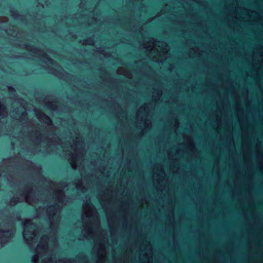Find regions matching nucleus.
I'll use <instances>...</instances> for the list:
<instances>
[{
  "instance_id": "f257e3e1",
  "label": "nucleus",
  "mask_w": 263,
  "mask_h": 263,
  "mask_svg": "<svg viewBox=\"0 0 263 263\" xmlns=\"http://www.w3.org/2000/svg\"><path fill=\"white\" fill-rule=\"evenodd\" d=\"M19 105L16 106L15 101L12 107L13 110L10 116L18 120L22 126L18 134H12L11 144L13 149L18 146L31 154L41 153L50 154L53 152V146H60L64 156L70 161L73 169H80L84 166L85 150L84 141L79 133H76L75 138L71 136L63 141L51 131H47L34 119H29L27 111L23 105V100L18 99Z\"/></svg>"
},
{
  "instance_id": "f03ea898",
  "label": "nucleus",
  "mask_w": 263,
  "mask_h": 263,
  "mask_svg": "<svg viewBox=\"0 0 263 263\" xmlns=\"http://www.w3.org/2000/svg\"><path fill=\"white\" fill-rule=\"evenodd\" d=\"M82 221L76 224L80 227V240L92 239L95 242L92 253L96 257V263H104L107 255V248L109 245L107 231L101 228L99 214L90 201L83 204Z\"/></svg>"
},
{
  "instance_id": "7ed1b4c3",
  "label": "nucleus",
  "mask_w": 263,
  "mask_h": 263,
  "mask_svg": "<svg viewBox=\"0 0 263 263\" xmlns=\"http://www.w3.org/2000/svg\"><path fill=\"white\" fill-rule=\"evenodd\" d=\"M48 243V236H42L35 248V254L32 258L33 263H39L40 258H42V263H89L87 256L83 253H79L75 258H63L58 261L54 250L58 245L57 237L53 238V248L51 249Z\"/></svg>"
},
{
  "instance_id": "20e7f679",
  "label": "nucleus",
  "mask_w": 263,
  "mask_h": 263,
  "mask_svg": "<svg viewBox=\"0 0 263 263\" xmlns=\"http://www.w3.org/2000/svg\"><path fill=\"white\" fill-rule=\"evenodd\" d=\"M139 43L140 47L146 50L149 58L163 57L165 59L167 58L170 47L166 42L148 38L139 41Z\"/></svg>"
},
{
  "instance_id": "39448f33",
  "label": "nucleus",
  "mask_w": 263,
  "mask_h": 263,
  "mask_svg": "<svg viewBox=\"0 0 263 263\" xmlns=\"http://www.w3.org/2000/svg\"><path fill=\"white\" fill-rule=\"evenodd\" d=\"M30 51L33 55L38 57L41 61L44 62L49 69V72L55 76L66 79L65 77H68L69 74L65 72L63 68L55 61L49 57L48 54L43 50L36 48L33 46H30Z\"/></svg>"
},
{
  "instance_id": "423d86ee",
  "label": "nucleus",
  "mask_w": 263,
  "mask_h": 263,
  "mask_svg": "<svg viewBox=\"0 0 263 263\" xmlns=\"http://www.w3.org/2000/svg\"><path fill=\"white\" fill-rule=\"evenodd\" d=\"M23 224L24 239L29 248L33 249L39 236L42 233L43 227L32 222L29 219H26Z\"/></svg>"
},
{
  "instance_id": "0eeeda50",
  "label": "nucleus",
  "mask_w": 263,
  "mask_h": 263,
  "mask_svg": "<svg viewBox=\"0 0 263 263\" xmlns=\"http://www.w3.org/2000/svg\"><path fill=\"white\" fill-rule=\"evenodd\" d=\"M151 107L150 104L144 103L136 114L135 126L141 129L142 134L147 132L152 127L151 119L149 117Z\"/></svg>"
},
{
  "instance_id": "6e6552de",
  "label": "nucleus",
  "mask_w": 263,
  "mask_h": 263,
  "mask_svg": "<svg viewBox=\"0 0 263 263\" xmlns=\"http://www.w3.org/2000/svg\"><path fill=\"white\" fill-rule=\"evenodd\" d=\"M20 220V215L17 214L16 218L12 217H8L0 223L1 227L6 228V229L0 230V242L2 246L12 239L15 233L14 230L15 221Z\"/></svg>"
},
{
  "instance_id": "1a4fd4ad",
  "label": "nucleus",
  "mask_w": 263,
  "mask_h": 263,
  "mask_svg": "<svg viewBox=\"0 0 263 263\" xmlns=\"http://www.w3.org/2000/svg\"><path fill=\"white\" fill-rule=\"evenodd\" d=\"M92 176L83 177L81 173V178L73 182L72 186L77 191L85 193L91 187H93L95 183L92 181Z\"/></svg>"
},
{
  "instance_id": "9d476101",
  "label": "nucleus",
  "mask_w": 263,
  "mask_h": 263,
  "mask_svg": "<svg viewBox=\"0 0 263 263\" xmlns=\"http://www.w3.org/2000/svg\"><path fill=\"white\" fill-rule=\"evenodd\" d=\"M106 216L108 226L110 230L111 239L112 242V245L111 247L113 248V246L116 245L117 243L118 228L116 221L111 218L112 216H115V214L113 212H111L110 213L109 211L106 210Z\"/></svg>"
},
{
  "instance_id": "9b49d317",
  "label": "nucleus",
  "mask_w": 263,
  "mask_h": 263,
  "mask_svg": "<svg viewBox=\"0 0 263 263\" xmlns=\"http://www.w3.org/2000/svg\"><path fill=\"white\" fill-rule=\"evenodd\" d=\"M153 177L156 186H161V183L166 178V174L162 164H160L158 168L153 172Z\"/></svg>"
},
{
  "instance_id": "f8f14e48",
  "label": "nucleus",
  "mask_w": 263,
  "mask_h": 263,
  "mask_svg": "<svg viewBox=\"0 0 263 263\" xmlns=\"http://www.w3.org/2000/svg\"><path fill=\"white\" fill-rule=\"evenodd\" d=\"M152 256V250L148 245L144 249H141L139 253V260L141 263H150Z\"/></svg>"
},
{
  "instance_id": "ddd939ff",
  "label": "nucleus",
  "mask_w": 263,
  "mask_h": 263,
  "mask_svg": "<svg viewBox=\"0 0 263 263\" xmlns=\"http://www.w3.org/2000/svg\"><path fill=\"white\" fill-rule=\"evenodd\" d=\"M180 153H183L184 151L180 148L178 147L176 150L175 155L173 154L171 151L167 152L168 158L170 160V167L172 168H178V160L176 158V155H179Z\"/></svg>"
},
{
  "instance_id": "4468645a",
  "label": "nucleus",
  "mask_w": 263,
  "mask_h": 263,
  "mask_svg": "<svg viewBox=\"0 0 263 263\" xmlns=\"http://www.w3.org/2000/svg\"><path fill=\"white\" fill-rule=\"evenodd\" d=\"M35 114L37 119L42 123L46 125L51 128L52 126V122L51 119L45 114L39 111L35 110Z\"/></svg>"
},
{
  "instance_id": "2eb2a0df",
  "label": "nucleus",
  "mask_w": 263,
  "mask_h": 263,
  "mask_svg": "<svg viewBox=\"0 0 263 263\" xmlns=\"http://www.w3.org/2000/svg\"><path fill=\"white\" fill-rule=\"evenodd\" d=\"M162 95V87L158 86L153 88V92L152 94V100L153 101L157 102L160 100Z\"/></svg>"
},
{
  "instance_id": "dca6fc26",
  "label": "nucleus",
  "mask_w": 263,
  "mask_h": 263,
  "mask_svg": "<svg viewBox=\"0 0 263 263\" xmlns=\"http://www.w3.org/2000/svg\"><path fill=\"white\" fill-rule=\"evenodd\" d=\"M109 189L105 190H101L98 194L97 198L102 204H105L107 201L109 197Z\"/></svg>"
},
{
  "instance_id": "f3484780",
  "label": "nucleus",
  "mask_w": 263,
  "mask_h": 263,
  "mask_svg": "<svg viewBox=\"0 0 263 263\" xmlns=\"http://www.w3.org/2000/svg\"><path fill=\"white\" fill-rule=\"evenodd\" d=\"M129 209V204L127 201H122L119 208V212L122 214L127 215Z\"/></svg>"
},
{
  "instance_id": "a211bd4d",
  "label": "nucleus",
  "mask_w": 263,
  "mask_h": 263,
  "mask_svg": "<svg viewBox=\"0 0 263 263\" xmlns=\"http://www.w3.org/2000/svg\"><path fill=\"white\" fill-rule=\"evenodd\" d=\"M140 72L143 73L144 75H145L147 77H149L152 73L153 70L152 68L149 66H146L145 67V69L143 68L139 70Z\"/></svg>"
},
{
  "instance_id": "6ab92c4d",
  "label": "nucleus",
  "mask_w": 263,
  "mask_h": 263,
  "mask_svg": "<svg viewBox=\"0 0 263 263\" xmlns=\"http://www.w3.org/2000/svg\"><path fill=\"white\" fill-rule=\"evenodd\" d=\"M122 226L124 230H126L128 227L127 215L124 214L122 215Z\"/></svg>"
},
{
  "instance_id": "aec40b11",
  "label": "nucleus",
  "mask_w": 263,
  "mask_h": 263,
  "mask_svg": "<svg viewBox=\"0 0 263 263\" xmlns=\"http://www.w3.org/2000/svg\"><path fill=\"white\" fill-rule=\"evenodd\" d=\"M101 173L105 177H108L110 175V173L107 170L106 167H101L99 168Z\"/></svg>"
},
{
  "instance_id": "412c9836",
  "label": "nucleus",
  "mask_w": 263,
  "mask_h": 263,
  "mask_svg": "<svg viewBox=\"0 0 263 263\" xmlns=\"http://www.w3.org/2000/svg\"><path fill=\"white\" fill-rule=\"evenodd\" d=\"M82 44L83 45H93L95 44V41L92 37H89L83 40Z\"/></svg>"
},
{
  "instance_id": "4be33fe9",
  "label": "nucleus",
  "mask_w": 263,
  "mask_h": 263,
  "mask_svg": "<svg viewBox=\"0 0 263 263\" xmlns=\"http://www.w3.org/2000/svg\"><path fill=\"white\" fill-rule=\"evenodd\" d=\"M46 106L48 108H49L51 110H58L57 105L53 103L48 102V103H46Z\"/></svg>"
},
{
  "instance_id": "5701e85b",
  "label": "nucleus",
  "mask_w": 263,
  "mask_h": 263,
  "mask_svg": "<svg viewBox=\"0 0 263 263\" xmlns=\"http://www.w3.org/2000/svg\"><path fill=\"white\" fill-rule=\"evenodd\" d=\"M189 149L193 153H195L197 151L195 144L193 141H191L189 144Z\"/></svg>"
},
{
  "instance_id": "b1692460",
  "label": "nucleus",
  "mask_w": 263,
  "mask_h": 263,
  "mask_svg": "<svg viewBox=\"0 0 263 263\" xmlns=\"http://www.w3.org/2000/svg\"><path fill=\"white\" fill-rule=\"evenodd\" d=\"M108 106L110 109H114L117 108L118 109H120V106L117 103H115V102L112 103H109L108 104Z\"/></svg>"
},
{
  "instance_id": "393cba45",
  "label": "nucleus",
  "mask_w": 263,
  "mask_h": 263,
  "mask_svg": "<svg viewBox=\"0 0 263 263\" xmlns=\"http://www.w3.org/2000/svg\"><path fill=\"white\" fill-rule=\"evenodd\" d=\"M8 91L11 93L12 95L15 96V90L14 88L12 86H8Z\"/></svg>"
},
{
  "instance_id": "a878e982",
  "label": "nucleus",
  "mask_w": 263,
  "mask_h": 263,
  "mask_svg": "<svg viewBox=\"0 0 263 263\" xmlns=\"http://www.w3.org/2000/svg\"><path fill=\"white\" fill-rule=\"evenodd\" d=\"M7 14L10 15V16H12L17 15V13H15V11L14 10H10L9 11V13H7Z\"/></svg>"
},
{
  "instance_id": "bb28decb",
  "label": "nucleus",
  "mask_w": 263,
  "mask_h": 263,
  "mask_svg": "<svg viewBox=\"0 0 263 263\" xmlns=\"http://www.w3.org/2000/svg\"><path fill=\"white\" fill-rule=\"evenodd\" d=\"M99 51L100 52V53H103V54H104V55H105L106 57H109V54H106L105 53H104V48H102V47H100L99 49Z\"/></svg>"
},
{
  "instance_id": "cd10ccee",
  "label": "nucleus",
  "mask_w": 263,
  "mask_h": 263,
  "mask_svg": "<svg viewBox=\"0 0 263 263\" xmlns=\"http://www.w3.org/2000/svg\"><path fill=\"white\" fill-rule=\"evenodd\" d=\"M256 157L257 159L261 160V161H263V154L258 153Z\"/></svg>"
},
{
  "instance_id": "c85d7f7f",
  "label": "nucleus",
  "mask_w": 263,
  "mask_h": 263,
  "mask_svg": "<svg viewBox=\"0 0 263 263\" xmlns=\"http://www.w3.org/2000/svg\"><path fill=\"white\" fill-rule=\"evenodd\" d=\"M258 168L260 171H263V161H260L258 163Z\"/></svg>"
},
{
  "instance_id": "c756f323",
  "label": "nucleus",
  "mask_w": 263,
  "mask_h": 263,
  "mask_svg": "<svg viewBox=\"0 0 263 263\" xmlns=\"http://www.w3.org/2000/svg\"><path fill=\"white\" fill-rule=\"evenodd\" d=\"M174 126H175V127L176 128H177L179 127V122L178 121V120H175Z\"/></svg>"
},
{
  "instance_id": "7c9ffc66",
  "label": "nucleus",
  "mask_w": 263,
  "mask_h": 263,
  "mask_svg": "<svg viewBox=\"0 0 263 263\" xmlns=\"http://www.w3.org/2000/svg\"><path fill=\"white\" fill-rule=\"evenodd\" d=\"M216 121H217V124H218V125H217V128H218V127H219V124H220V122H221V119H220V118H217L216 119Z\"/></svg>"
},
{
  "instance_id": "2f4dec72",
  "label": "nucleus",
  "mask_w": 263,
  "mask_h": 263,
  "mask_svg": "<svg viewBox=\"0 0 263 263\" xmlns=\"http://www.w3.org/2000/svg\"><path fill=\"white\" fill-rule=\"evenodd\" d=\"M132 229V224H129L128 223V227L127 228V229L126 230V231H127V230H129V231H130Z\"/></svg>"
},
{
  "instance_id": "473e14b6",
  "label": "nucleus",
  "mask_w": 263,
  "mask_h": 263,
  "mask_svg": "<svg viewBox=\"0 0 263 263\" xmlns=\"http://www.w3.org/2000/svg\"><path fill=\"white\" fill-rule=\"evenodd\" d=\"M192 50H193L194 52H196L197 51V48H193Z\"/></svg>"
},
{
  "instance_id": "72a5a7b5",
  "label": "nucleus",
  "mask_w": 263,
  "mask_h": 263,
  "mask_svg": "<svg viewBox=\"0 0 263 263\" xmlns=\"http://www.w3.org/2000/svg\"><path fill=\"white\" fill-rule=\"evenodd\" d=\"M97 189H99V188H100V185H98V182H97Z\"/></svg>"
},
{
  "instance_id": "f704fd0d",
  "label": "nucleus",
  "mask_w": 263,
  "mask_h": 263,
  "mask_svg": "<svg viewBox=\"0 0 263 263\" xmlns=\"http://www.w3.org/2000/svg\"><path fill=\"white\" fill-rule=\"evenodd\" d=\"M260 57H263V52L260 54Z\"/></svg>"
},
{
  "instance_id": "c9c22d12",
  "label": "nucleus",
  "mask_w": 263,
  "mask_h": 263,
  "mask_svg": "<svg viewBox=\"0 0 263 263\" xmlns=\"http://www.w3.org/2000/svg\"><path fill=\"white\" fill-rule=\"evenodd\" d=\"M4 33H8L7 32H5Z\"/></svg>"
}]
</instances>
